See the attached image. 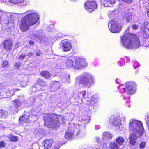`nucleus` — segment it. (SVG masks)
Listing matches in <instances>:
<instances>
[{
    "instance_id": "nucleus-6",
    "label": "nucleus",
    "mask_w": 149,
    "mask_h": 149,
    "mask_svg": "<svg viewBox=\"0 0 149 149\" xmlns=\"http://www.w3.org/2000/svg\"><path fill=\"white\" fill-rule=\"evenodd\" d=\"M95 82L93 75L88 73H84L78 77L76 79V83L81 84L85 87L89 88Z\"/></svg>"
},
{
    "instance_id": "nucleus-49",
    "label": "nucleus",
    "mask_w": 149,
    "mask_h": 149,
    "mask_svg": "<svg viewBox=\"0 0 149 149\" xmlns=\"http://www.w3.org/2000/svg\"><path fill=\"white\" fill-rule=\"evenodd\" d=\"M100 128V126L99 125H96L95 126V128L96 129H98Z\"/></svg>"
},
{
    "instance_id": "nucleus-48",
    "label": "nucleus",
    "mask_w": 149,
    "mask_h": 149,
    "mask_svg": "<svg viewBox=\"0 0 149 149\" xmlns=\"http://www.w3.org/2000/svg\"><path fill=\"white\" fill-rule=\"evenodd\" d=\"M96 139L98 142H99L100 140V138L98 136L96 137Z\"/></svg>"
},
{
    "instance_id": "nucleus-22",
    "label": "nucleus",
    "mask_w": 149,
    "mask_h": 149,
    "mask_svg": "<svg viewBox=\"0 0 149 149\" xmlns=\"http://www.w3.org/2000/svg\"><path fill=\"white\" fill-rule=\"evenodd\" d=\"M123 18L127 22L129 23L132 19V13L131 12H129L126 13Z\"/></svg>"
},
{
    "instance_id": "nucleus-11",
    "label": "nucleus",
    "mask_w": 149,
    "mask_h": 149,
    "mask_svg": "<svg viewBox=\"0 0 149 149\" xmlns=\"http://www.w3.org/2000/svg\"><path fill=\"white\" fill-rule=\"evenodd\" d=\"M109 122L111 124L114 126L116 130H118L121 125V120L119 118H115L113 116H111L109 120Z\"/></svg>"
},
{
    "instance_id": "nucleus-47",
    "label": "nucleus",
    "mask_w": 149,
    "mask_h": 149,
    "mask_svg": "<svg viewBox=\"0 0 149 149\" xmlns=\"http://www.w3.org/2000/svg\"><path fill=\"white\" fill-rule=\"evenodd\" d=\"M32 55L33 53L31 52H30L28 54V56L29 58H30L32 56Z\"/></svg>"
},
{
    "instance_id": "nucleus-46",
    "label": "nucleus",
    "mask_w": 149,
    "mask_h": 149,
    "mask_svg": "<svg viewBox=\"0 0 149 149\" xmlns=\"http://www.w3.org/2000/svg\"><path fill=\"white\" fill-rule=\"evenodd\" d=\"M116 83H119L120 82V79L119 78H117L116 79Z\"/></svg>"
},
{
    "instance_id": "nucleus-52",
    "label": "nucleus",
    "mask_w": 149,
    "mask_h": 149,
    "mask_svg": "<svg viewBox=\"0 0 149 149\" xmlns=\"http://www.w3.org/2000/svg\"><path fill=\"white\" fill-rule=\"evenodd\" d=\"M4 2L6 4H8L9 3V2H8L6 1V0H4Z\"/></svg>"
},
{
    "instance_id": "nucleus-9",
    "label": "nucleus",
    "mask_w": 149,
    "mask_h": 149,
    "mask_svg": "<svg viewBox=\"0 0 149 149\" xmlns=\"http://www.w3.org/2000/svg\"><path fill=\"white\" fill-rule=\"evenodd\" d=\"M79 126H74L71 128H69L67 130L65 135V137L67 139H71L76 133V135H77L79 133Z\"/></svg>"
},
{
    "instance_id": "nucleus-33",
    "label": "nucleus",
    "mask_w": 149,
    "mask_h": 149,
    "mask_svg": "<svg viewBox=\"0 0 149 149\" xmlns=\"http://www.w3.org/2000/svg\"><path fill=\"white\" fill-rule=\"evenodd\" d=\"M26 56V54H22L20 55L18 58V59L21 61H23L25 58Z\"/></svg>"
},
{
    "instance_id": "nucleus-34",
    "label": "nucleus",
    "mask_w": 149,
    "mask_h": 149,
    "mask_svg": "<svg viewBox=\"0 0 149 149\" xmlns=\"http://www.w3.org/2000/svg\"><path fill=\"white\" fill-rule=\"evenodd\" d=\"M115 2V1L114 0H112L111 1H107V3L105 4L104 6L106 7H111V4H114Z\"/></svg>"
},
{
    "instance_id": "nucleus-21",
    "label": "nucleus",
    "mask_w": 149,
    "mask_h": 149,
    "mask_svg": "<svg viewBox=\"0 0 149 149\" xmlns=\"http://www.w3.org/2000/svg\"><path fill=\"white\" fill-rule=\"evenodd\" d=\"M29 119V117L28 116L26 115H24L20 117L19 118V120L20 123H30V120Z\"/></svg>"
},
{
    "instance_id": "nucleus-26",
    "label": "nucleus",
    "mask_w": 149,
    "mask_h": 149,
    "mask_svg": "<svg viewBox=\"0 0 149 149\" xmlns=\"http://www.w3.org/2000/svg\"><path fill=\"white\" fill-rule=\"evenodd\" d=\"M10 2L14 3L16 4L17 3H27L29 0H8Z\"/></svg>"
},
{
    "instance_id": "nucleus-20",
    "label": "nucleus",
    "mask_w": 149,
    "mask_h": 149,
    "mask_svg": "<svg viewBox=\"0 0 149 149\" xmlns=\"http://www.w3.org/2000/svg\"><path fill=\"white\" fill-rule=\"evenodd\" d=\"M41 86L39 85L37 83L36 84L32 87V90L33 93L40 91H43L45 90L43 88H42Z\"/></svg>"
},
{
    "instance_id": "nucleus-54",
    "label": "nucleus",
    "mask_w": 149,
    "mask_h": 149,
    "mask_svg": "<svg viewBox=\"0 0 149 149\" xmlns=\"http://www.w3.org/2000/svg\"><path fill=\"white\" fill-rule=\"evenodd\" d=\"M87 119H88V121L89 120H90L89 118V117H87Z\"/></svg>"
},
{
    "instance_id": "nucleus-16",
    "label": "nucleus",
    "mask_w": 149,
    "mask_h": 149,
    "mask_svg": "<svg viewBox=\"0 0 149 149\" xmlns=\"http://www.w3.org/2000/svg\"><path fill=\"white\" fill-rule=\"evenodd\" d=\"M60 78L63 82L69 83L70 82V76L65 72H62L60 75Z\"/></svg>"
},
{
    "instance_id": "nucleus-23",
    "label": "nucleus",
    "mask_w": 149,
    "mask_h": 149,
    "mask_svg": "<svg viewBox=\"0 0 149 149\" xmlns=\"http://www.w3.org/2000/svg\"><path fill=\"white\" fill-rule=\"evenodd\" d=\"M37 83L41 86L42 88H43L45 89L47 86V83L42 79H38L37 81Z\"/></svg>"
},
{
    "instance_id": "nucleus-53",
    "label": "nucleus",
    "mask_w": 149,
    "mask_h": 149,
    "mask_svg": "<svg viewBox=\"0 0 149 149\" xmlns=\"http://www.w3.org/2000/svg\"><path fill=\"white\" fill-rule=\"evenodd\" d=\"M147 15L148 17H149V9L148 10L147 12Z\"/></svg>"
},
{
    "instance_id": "nucleus-10",
    "label": "nucleus",
    "mask_w": 149,
    "mask_h": 149,
    "mask_svg": "<svg viewBox=\"0 0 149 149\" xmlns=\"http://www.w3.org/2000/svg\"><path fill=\"white\" fill-rule=\"evenodd\" d=\"M97 6L96 2L91 0H88L84 4L85 8L91 12H92L95 9L97 8Z\"/></svg>"
},
{
    "instance_id": "nucleus-17",
    "label": "nucleus",
    "mask_w": 149,
    "mask_h": 149,
    "mask_svg": "<svg viewBox=\"0 0 149 149\" xmlns=\"http://www.w3.org/2000/svg\"><path fill=\"white\" fill-rule=\"evenodd\" d=\"M91 105L93 106L94 107H97L99 102V97L96 95H93L91 97Z\"/></svg>"
},
{
    "instance_id": "nucleus-28",
    "label": "nucleus",
    "mask_w": 149,
    "mask_h": 149,
    "mask_svg": "<svg viewBox=\"0 0 149 149\" xmlns=\"http://www.w3.org/2000/svg\"><path fill=\"white\" fill-rule=\"evenodd\" d=\"M40 74L43 77L45 78H49L51 76V75L49 72L47 71L41 72Z\"/></svg>"
},
{
    "instance_id": "nucleus-43",
    "label": "nucleus",
    "mask_w": 149,
    "mask_h": 149,
    "mask_svg": "<svg viewBox=\"0 0 149 149\" xmlns=\"http://www.w3.org/2000/svg\"><path fill=\"white\" fill-rule=\"evenodd\" d=\"M41 54V52L39 50H38L36 52V55L38 56H40Z\"/></svg>"
},
{
    "instance_id": "nucleus-35",
    "label": "nucleus",
    "mask_w": 149,
    "mask_h": 149,
    "mask_svg": "<svg viewBox=\"0 0 149 149\" xmlns=\"http://www.w3.org/2000/svg\"><path fill=\"white\" fill-rule=\"evenodd\" d=\"M106 144H104L103 145L100 144V148H94L93 149H104L106 148Z\"/></svg>"
},
{
    "instance_id": "nucleus-30",
    "label": "nucleus",
    "mask_w": 149,
    "mask_h": 149,
    "mask_svg": "<svg viewBox=\"0 0 149 149\" xmlns=\"http://www.w3.org/2000/svg\"><path fill=\"white\" fill-rule=\"evenodd\" d=\"M116 142L119 145H121L123 144L124 142V140L122 138L119 137L116 139Z\"/></svg>"
},
{
    "instance_id": "nucleus-51",
    "label": "nucleus",
    "mask_w": 149,
    "mask_h": 149,
    "mask_svg": "<svg viewBox=\"0 0 149 149\" xmlns=\"http://www.w3.org/2000/svg\"><path fill=\"white\" fill-rule=\"evenodd\" d=\"M125 117H123V118H121V121L122 120L123 122H124L125 121Z\"/></svg>"
},
{
    "instance_id": "nucleus-31",
    "label": "nucleus",
    "mask_w": 149,
    "mask_h": 149,
    "mask_svg": "<svg viewBox=\"0 0 149 149\" xmlns=\"http://www.w3.org/2000/svg\"><path fill=\"white\" fill-rule=\"evenodd\" d=\"M110 147L111 149H118V146L114 142H111L110 144Z\"/></svg>"
},
{
    "instance_id": "nucleus-5",
    "label": "nucleus",
    "mask_w": 149,
    "mask_h": 149,
    "mask_svg": "<svg viewBox=\"0 0 149 149\" xmlns=\"http://www.w3.org/2000/svg\"><path fill=\"white\" fill-rule=\"evenodd\" d=\"M65 63L67 68L78 69L86 68L88 65L84 58L72 57L67 58Z\"/></svg>"
},
{
    "instance_id": "nucleus-37",
    "label": "nucleus",
    "mask_w": 149,
    "mask_h": 149,
    "mask_svg": "<svg viewBox=\"0 0 149 149\" xmlns=\"http://www.w3.org/2000/svg\"><path fill=\"white\" fill-rule=\"evenodd\" d=\"M146 144V143L145 142H141L140 144V147L141 148H144Z\"/></svg>"
},
{
    "instance_id": "nucleus-18",
    "label": "nucleus",
    "mask_w": 149,
    "mask_h": 149,
    "mask_svg": "<svg viewBox=\"0 0 149 149\" xmlns=\"http://www.w3.org/2000/svg\"><path fill=\"white\" fill-rule=\"evenodd\" d=\"M112 138L111 135L108 132H104L102 135V139L103 140L109 141Z\"/></svg>"
},
{
    "instance_id": "nucleus-7",
    "label": "nucleus",
    "mask_w": 149,
    "mask_h": 149,
    "mask_svg": "<svg viewBox=\"0 0 149 149\" xmlns=\"http://www.w3.org/2000/svg\"><path fill=\"white\" fill-rule=\"evenodd\" d=\"M136 84L133 81L126 82L125 85H121L118 87L120 93H123L126 92L127 94L132 95L136 92Z\"/></svg>"
},
{
    "instance_id": "nucleus-8",
    "label": "nucleus",
    "mask_w": 149,
    "mask_h": 149,
    "mask_svg": "<svg viewBox=\"0 0 149 149\" xmlns=\"http://www.w3.org/2000/svg\"><path fill=\"white\" fill-rule=\"evenodd\" d=\"M123 22L119 19L116 20H112L109 21L108 23V26L110 25V31L113 33H116L120 32L121 28L123 25Z\"/></svg>"
},
{
    "instance_id": "nucleus-40",
    "label": "nucleus",
    "mask_w": 149,
    "mask_h": 149,
    "mask_svg": "<svg viewBox=\"0 0 149 149\" xmlns=\"http://www.w3.org/2000/svg\"><path fill=\"white\" fill-rule=\"evenodd\" d=\"M122 1L125 2L126 3L130 4L132 2L131 0H121Z\"/></svg>"
},
{
    "instance_id": "nucleus-36",
    "label": "nucleus",
    "mask_w": 149,
    "mask_h": 149,
    "mask_svg": "<svg viewBox=\"0 0 149 149\" xmlns=\"http://www.w3.org/2000/svg\"><path fill=\"white\" fill-rule=\"evenodd\" d=\"M131 26L132 29L133 30H137L138 28V25L135 24H134Z\"/></svg>"
},
{
    "instance_id": "nucleus-50",
    "label": "nucleus",
    "mask_w": 149,
    "mask_h": 149,
    "mask_svg": "<svg viewBox=\"0 0 149 149\" xmlns=\"http://www.w3.org/2000/svg\"><path fill=\"white\" fill-rule=\"evenodd\" d=\"M29 43H30V44L31 45H33L34 44V42H33V41H32V40L30 41Z\"/></svg>"
},
{
    "instance_id": "nucleus-57",
    "label": "nucleus",
    "mask_w": 149,
    "mask_h": 149,
    "mask_svg": "<svg viewBox=\"0 0 149 149\" xmlns=\"http://www.w3.org/2000/svg\"><path fill=\"white\" fill-rule=\"evenodd\" d=\"M148 4H149V1L148 2Z\"/></svg>"
},
{
    "instance_id": "nucleus-39",
    "label": "nucleus",
    "mask_w": 149,
    "mask_h": 149,
    "mask_svg": "<svg viewBox=\"0 0 149 149\" xmlns=\"http://www.w3.org/2000/svg\"><path fill=\"white\" fill-rule=\"evenodd\" d=\"M8 62L7 61H5L3 62V67H7L8 65Z\"/></svg>"
},
{
    "instance_id": "nucleus-3",
    "label": "nucleus",
    "mask_w": 149,
    "mask_h": 149,
    "mask_svg": "<svg viewBox=\"0 0 149 149\" xmlns=\"http://www.w3.org/2000/svg\"><path fill=\"white\" fill-rule=\"evenodd\" d=\"M121 42L123 45L128 49H136L139 45V40L134 34L126 33L121 37Z\"/></svg>"
},
{
    "instance_id": "nucleus-1",
    "label": "nucleus",
    "mask_w": 149,
    "mask_h": 149,
    "mask_svg": "<svg viewBox=\"0 0 149 149\" xmlns=\"http://www.w3.org/2000/svg\"><path fill=\"white\" fill-rule=\"evenodd\" d=\"M129 127L130 132L131 133L129 138L130 143L132 145H134L138 138L137 134L141 136L144 134V128L141 121L134 119L130 120Z\"/></svg>"
},
{
    "instance_id": "nucleus-38",
    "label": "nucleus",
    "mask_w": 149,
    "mask_h": 149,
    "mask_svg": "<svg viewBox=\"0 0 149 149\" xmlns=\"http://www.w3.org/2000/svg\"><path fill=\"white\" fill-rule=\"evenodd\" d=\"M21 63L19 62H17L15 64V66L16 67V68L17 69H19V68L20 67V65H21Z\"/></svg>"
},
{
    "instance_id": "nucleus-27",
    "label": "nucleus",
    "mask_w": 149,
    "mask_h": 149,
    "mask_svg": "<svg viewBox=\"0 0 149 149\" xmlns=\"http://www.w3.org/2000/svg\"><path fill=\"white\" fill-rule=\"evenodd\" d=\"M8 138L9 141H16L19 140V138L18 137L12 135H8Z\"/></svg>"
},
{
    "instance_id": "nucleus-14",
    "label": "nucleus",
    "mask_w": 149,
    "mask_h": 149,
    "mask_svg": "<svg viewBox=\"0 0 149 149\" xmlns=\"http://www.w3.org/2000/svg\"><path fill=\"white\" fill-rule=\"evenodd\" d=\"M60 83L58 81H53L50 84L49 89L51 91H55L60 87Z\"/></svg>"
},
{
    "instance_id": "nucleus-42",
    "label": "nucleus",
    "mask_w": 149,
    "mask_h": 149,
    "mask_svg": "<svg viewBox=\"0 0 149 149\" xmlns=\"http://www.w3.org/2000/svg\"><path fill=\"white\" fill-rule=\"evenodd\" d=\"M139 64L137 62H136L135 63H134V68L135 69L136 68V67H139Z\"/></svg>"
},
{
    "instance_id": "nucleus-45",
    "label": "nucleus",
    "mask_w": 149,
    "mask_h": 149,
    "mask_svg": "<svg viewBox=\"0 0 149 149\" xmlns=\"http://www.w3.org/2000/svg\"><path fill=\"white\" fill-rule=\"evenodd\" d=\"M60 147V146L59 145H55L54 146V148H53V149H58Z\"/></svg>"
},
{
    "instance_id": "nucleus-19",
    "label": "nucleus",
    "mask_w": 149,
    "mask_h": 149,
    "mask_svg": "<svg viewBox=\"0 0 149 149\" xmlns=\"http://www.w3.org/2000/svg\"><path fill=\"white\" fill-rule=\"evenodd\" d=\"M53 142V140L51 139H47L44 141V148L45 149H48L50 148Z\"/></svg>"
},
{
    "instance_id": "nucleus-56",
    "label": "nucleus",
    "mask_w": 149,
    "mask_h": 149,
    "mask_svg": "<svg viewBox=\"0 0 149 149\" xmlns=\"http://www.w3.org/2000/svg\"><path fill=\"white\" fill-rule=\"evenodd\" d=\"M71 0L73 1H74L75 0Z\"/></svg>"
},
{
    "instance_id": "nucleus-44",
    "label": "nucleus",
    "mask_w": 149,
    "mask_h": 149,
    "mask_svg": "<svg viewBox=\"0 0 149 149\" xmlns=\"http://www.w3.org/2000/svg\"><path fill=\"white\" fill-rule=\"evenodd\" d=\"M118 64L120 66H123L124 63L123 62L119 61L118 62Z\"/></svg>"
},
{
    "instance_id": "nucleus-55",
    "label": "nucleus",
    "mask_w": 149,
    "mask_h": 149,
    "mask_svg": "<svg viewBox=\"0 0 149 149\" xmlns=\"http://www.w3.org/2000/svg\"><path fill=\"white\" fill-rule=\"evenodd\" d=\"M114 13V12H113L112 13V14H113Z\"/></svg>"
},
{
    "instance_id": "nucleus-15",
    "label": "nucleus",
    "mask_w": 149,
    "mask_h": 149,
    "mask_svg": "<svg viewBox=\"0 0 149 149\" xmlns=\"http://www.w3.org/2000/svg\"><path fill=\"white\" fill-rule=\"evenodd\" d=\"M2 22L4 24L8 23V18L7 17V13L0 10V24Z\"/></svg>"
},
{
    "instance_id": "nucleus-25",
    "label": "nucleus",
    "mask_w": 149,
    "mask_h": 149,
    "mask_svg": "<svg viewBox=\"0 0 149 149\" xmlns=\"http://www.w3.org/2000/svg\"><path fill=\"white\" fill-rule=\"evenodd\" d=\"M141 31L143 33L144 37L148 38L149 37V29L145 28L141 29Z\"/></svg>"
},
{
    "instance_id": "nucleus-32",
    "label": "nucleus",
    "mask_w": 149,
    "mask_h": 149,
    "mask_svg": "<svg viewBox=\"0 0 149 149\" xmlns=\"http://www.w3.org/2000/svg\"><path fill=\"white\" fill-rule=\"evenodd\" d=\"M13 103V105H15V107L16 108L19 106L21 104L20 102L18 100H14Z\"/></svg>"
},
{
    "instance_id": "nucleus-4",
    "label": "nucleus",
    "mask_w": 149,
    "mask_h": 149,
    "mask_svg": "<svg viewBox=\"0 0 149 149\" xmlns=\"http://www.w3.org/2000/svg\"><path fill=\"white\" fill-rule=\"evenodd\" d=\"M44 126L48 127H54L60 125L61 123H65L63 116L55 115L53 114H45L43 116Z\"/></svg>"
},
{
    "instance_id": "nucleus-41",
    "label": "nucleus",
    "mask_w": 149,
    "mask_h": 149,
    "mask_svg": "<svg viewBox=\"0 0 149 149\" xmlns=\"http://www.w3.org/2000/svg\"><path fill=\"white\" fill-rule=\"evenodd\" d=\"M5 143L3 141H1L0 142V148H1L4 147Z\"/></svg>"
},
{
    "instance_id": "nucleus-24",
    "label": "nucleus",
    "mask_w": 149,
    "mask_h": 149,
    "mask_svg": "<svg viewBox=\"0 0 149 149\" xmlns=\"http://www.w3.org/2000/svg\"><path fill=\"white\" fill-rule=\"evenodd\" d=\"M78 98H86L89 97L86 94V92L85 91H80L78 93V95L77 96Z\"/></svg>"
},
{
    "instance_id": "nucleus-2",
    "label": "nucleus",
    "mask_w": 149,
    "mask_h": 149,
    "mask_svg": "<svg viewBox=\"0 0 149 149\" xmlns=\"http://www.w3.org/2000/svg\"><path fill=\"white\" fill-rule=\"evenodd\" d=\"M26 15L22 18L20 23V29L23 32L28 30L30 26L35 24L39 19L38 14L33 10H29L25 13Z\"/></svg>"
},
{
    "instance_id": "nucleus-12",
    "label": "nucleus",
    "mask_w": 149,
    "mask_h": 149,
    "mask_svg": "<svg viewBox=\"0 0 149 149\" xmlns=\"http://www.w3.org/2000/svg\"><path fill=\"white\" fill-rule=\"evenodd\" d=\"M61 46L62 48V50L64 52H68L72 48L71 42L65 40H63L61 43Z\"/></svg>"
},
{
    "instance_id": "nucleus-13",
    "label": "nucleus",
    "mask_w": 149,
    "mask_h": 149,
    "mask_svg": "<svg viewBox=\"0 0 149 149\" xmlns=\"http://www.w3.org/2000/svg\"><path fill=\"white\" fill-rule=\"evenodd\" d=\"M3 45L5 49L10 51L12 49L13 44L10 39H6L3 41Z\"/></svg>"
},
{
    "instance_id": "nucleus-29",
    "label": "nucleus",
    "mask_w": 149,
    "mask_h": 149,
    "mask_svg": "<svg viewBox=\"0 0 149 149\" xmlns=\"http://www.w3.org/2000/svg\"><path fill=\"white\" fill-rule=\"evenodd\" d=\"M8 115V113L5 111L0 109V117L2 118H5Z\"/></svg>"
}]
</instances>
